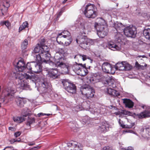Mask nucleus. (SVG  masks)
Listing matches in <instances>:
<instances>
[{
	"instance_id": "nucleus-1",
	"label": "nucleus",
	"mask_w": 150,
	"mask_h": 150,
	"mask_svg": "<svg viewBox=\"0 0 150 150\" xmlns=\"http://www.w3.org/2000/svg\"><path fill=\"white\" fill-rule=\"evenodd\" d=\"M98 22L95 23V28L97 31V33L98 36L103 38L107 35L108 29L105 20L102 18H98Z\"/></svg>"
},
{
	"instance_id": "nucleus-2",
	"label": "nucleus",
	"mask_w": 150,
	"mask_h": 150,
	"mask_svg": "<svg viewBox=\"0 0 150 150\" xmlns=\"http://www.w3.org/2000/svg\"><path fill=\"white\" fill-rule=\"evenodd\" d=\"M15 77L16 79H18L20 80L25 79L21 81V83H18L17 86L16 91H21L23 89H25L28 87V75L26 73L24 72L19 71L17 72L15 74Z\"/></svg>"
},
{
	"instance_id": "nucleus-3",
	"label": "nucleus",
	"mask_w": 150,
	"mask_h": 150,
	"mask_svg": "<svg viewBox=\"0 0 150 150\" xmlns=\"http://www.w3.org/2000/svg\"><path fill=\"white\" fill-rule=\"evenodd\" d=\"M16 89L13 87L8 86L5 88L3 91V94L4 96L0 98L2 103H5L12 100L14 98V93L16 92Z\"/></svg>"
},
{
	"instance_id": "nucleus-4",
	"label": "nucleus",
	"mask_w": 150,
	"mask_h": 150,
	"mask_svg": "<svg viewBox=\"0 0 150 150\" xmlns=\"http://www.w3.org/2000/svg\"><path fill=\"white\" fill-rule=\"evenodd\" d=\"M122 36L120 33H118L115 36V40H111L108 43V46L110 49L113 51L120 50L121 49Z\"/></svg>"
},
{
	"instance_id": "nucleus-5",
	"label": "nucleus",
	"mask_w": 150,
	"mask_h": 150,
	"mask_svg": "<svg viewBox=\"0 0 150 150\" xmlns=\"http://www.w3.org/2000/svg\"><path fill=\"white\" fill-rule=\"evenodd\" d=\"M76 41L81 47L86 49L90 45H93L96 43H98L99 40L98 39L92 40L87 38L86 36H83L76 39Z\"/></svg>"
},
{
	"instance_id": "nucleus-6",
	"label": "nucleus",
	"mask_w": 150,
	"mask_h": 150,
	"mask_svg": "<svg viewBox=\"0 0 150 150\" xmlns=\"http://www.w3.org/2000/svg\"><path fill=\"white\" fill-rule=\"evenodd\" d=\"M82 10L86 17L88 18H94L97 15L96 7L93 4H88L83 7Z\"/></svg>"
},
{
	"instance_id": "nucleus-7",
	"label": "nucleus",
	"mask_w": 150,
	"mask_h": 150,
	"mask_svg": "<svg viewBox=\"0 0 150 150\" xmlns=\"http://www.w3.org/2000/svg\"><path fill=\"white\" fill-rule=\"evenodd\" d=\"M82 99L85 101L87 99L93 97L95 92L94 90L90 86L86 85L82 86L81 89Z\"/></svg>"
},
{
	"instance_id": "nucleus-8",
	"label": "nucleus",
	"mask_w": 150,
	"mask_h": 150,
	"mask_svg": "<svg viewBox=\"0 0 150 150\" xmlns=\"http://www.w3.org/2000/svg\"><path fill=\"white\" fill-rule=\"evenodd\" d=\"M42 50L43 52H41V55L39 54H34L35 56V59L38 61H41L46 62H49L50 54L48 52L49 49L47 46L45 45L42 46Z\"/></svg>"
},
{
	"instance_id": "nucleus-9",
	"label": "nucleus",
	"mask_w": 150,
	"mask_h": 150,
	"mask_svg": "<svg viewBox=\"0 0 150 150\" xmlns=\"http://www.w3.org/2000/svg\"><path fill=\"white\" fill-rule=\"evenodd\" d=\"M62 54H60L59 52L56 53L54 57L55 61V65L56 67H59L67 69L65 64L64 63V59L62 57Z\"/></svg>"
},
{
	"instance_id": "nucleus-10",
	"label": "nucleus",
	"mask_w": 150,
	"mask_h": 150,
	"mask_svg": "<svg viewBox=\"0 0 150 150\" xmlns=\"http://www.w3.org/2000/svg\"><path fill=\"white\" fill-rule=\"evenodd\" d=\"M34 58L35 60L37 62V63H36L33 65V62H30V66H33V67H29V71L30 70L34 73H40L41 72L42 70V67L41 65V63L42 62H45L46 63H48L49 62H46L44 61H38L35 59V55H33Z\"/></svg>"
},
{
	"instance_id": "nucleus-11",
	"label": "nucleus",
	"mask_w": 150,
	"mask_h": 150,
	"mask_svg": "<svg viewBox=\"0 0 150 150\" xmlns=\"http://www.w3.org/2000/svg\"><path fill=\"white\" fill-rule=\"evenodd\" d=\"M37 78V76L34 74L31 75H29V79L30 80V82H34L36 85L38 83L40 87L47 88L48 87L47 83L44 81L42 78H38L39 79H38Z\"/></svg>"
},
{
	"instance_id": "nucleus-12",
	"label": "nucleus",
	"mask_w": 150,
	"mask_h": 150,
	"mask_svg": "<svg viewBox=\"0 0 150 150\" xmlns=\"http://www.w3.org/2000/svg\"><path fill=\"white\" fill-rule=\"evenodd\" d=\"M62 83L65 89L68 92L72 93L76 92V87L75 85L70 83L68 80L63 79Z\"/></svg>"
},
{
	"instance_id": "nucleus-13",
	"label": "nucleus",
	"mask_w": 150,
	"mask_h": 150,
	"mask_svg": "<svg viewBox=\"0 0 150 150\" xmlns=\"http://www.w3.org/2000/svg\"><path fill=\"white\" fill-rule=\"evenodd\" d=\"M123 32L127 36L133 38L135 37L137 33L136 28L132 25L127 27L123 30Z\"/></svg>"
},
{
	"instance_id": "nucleus-14",
	"label": "nucleus",
	"mask_w": 150,
	"mask_h": 150,
	"mask_svg": "<svg viewBox=\"0 0 150 150\" xmlns=\"http://www.w3.org/2000/svg\"><path fill=\"white\" fill-rule=\"evenodd\" d=\"M28 109H23L22 111V116H13V121L17 123H21L24 121L25 119V117L28 115Z\"/></svg>"
},
{
	"instance_id": "nucleus-15",
	"label": "nucleus",
	"mask_w": 150,
	"mask_h": 150,
	"mask_svg": "<svg viewBox=\"0 0 150 150\" xmlns=\"http://www.w3.org/2000/svg\"><path fill=\"white\" fill-rule=\"evenodd\" d=\"M142 107L145 109V110L139 114H137L136 116L140 119L150 117V107L145 105H142Z\"/></svg>"
},
{
	"instance_id": "nucleus-16",
	"label": "nucleus",
	"mask_w": 150,
	"mask_h": 150,
	"mask_svg": "<svg viewBox=\"0 0 150 150\" xmlns=\"http://www.w3.org/2000/svg\"><path fill=\"white\" fill-rule=\"evenodd\" d=\"M10 6L9 1L8 0H4L0 4V16H4Z\"/></svg>"
},
{
	"instance_id": "nucleus-17",
	"label": "nucleus",
	"mask_w": 150,
	"mask_h": 150,
	"mask_svg": "<svg viewBox=\"0 0 150 150\" xmlns=\"http://www.w3.org/2000/svg\"><path fill=\"white\" fill-rule=\"evenodd\" d=\"M103 71L107 73L113 74L115 73V68L108 62L104 63L102 66Z\"/></svg>"
},
{
	"instance_id": "nucleus-18",
	"label": "nucleus",
	"mask_w": 150,
	"mask_h": 150,
	"mask_svg": "<svg viewBox=\"0 0 150 150\" xmlns=\"http://www.w3.org/2000/svg\"><path fill=\"white\" fill-rule=\"evenodd\" d=\"M28 64V62L26 64L23 59H21L17 63L16 68L19 71L26 72L28 69L27 65Z\"/></svg>"
},
{
	"instance_id": "nucleus-19",
	"label": "nucleus",
	"mask_w": 150,
	"mask_h": 150,
	"mask_svg": "<svg viewBox=\"0 0 150 150\" xmlns=\"http://www.w3.org/2000/svg\"><path fill=\"white\" fill-rule=\"evenodd\" d=\"M68 150H81L80 144L76 141H71L67 143Z\"/></svg>"
},
{
	"instance_id": "nucleus-20",
	"label": "nucleus",
	"mask_w": 150,
	"mask_h": 150,
	"mask_svg": "<svg viewBox=\"0 0 150 150\" xmlns=\"http://www.w3.org/2000/svg\"><path fill=\"white\" fill-rule=\"evenodd\" d=\"M141 133L143 138L147 141L150 140V126L145 127L141 129Z\"/></svg>"
},
{
	"instance_id": "nucleus-21",
	"label": "nucleus",
	"mask_w": 150,
	"mask_h": 150,
	"mask_svg": "<svg viewBox=\"0 0 150 150\" xmlns=\"http://www.w3.org/2000/svg\"><path fill=\"white\" fill-rule=\"evenodd\" d=\"M70 33L67 30L63 31L62 33L58 34L57 38V42L60 44H64L61 41V38L62 37L66 38L70 36Z\"/></svg>"
},
{
	"instance_id": "nucleus-22",
	"label": "nucleus",
	"mask_w": 150,
	"mask_h": 150,
	"mask_svg": "<svg viewBox=\"0 0 150 150\" xmlns=\"http://www.w3.org/2000/svg\"><path fill=\"white\" fill-rule=\"evenodd\" d=\"M76 102L79 104V105H77L75 107L76 110L79 111L82 110L85 108L84 104H86V103L84 102L85 100L82 98L79 97L77 99Z\"/></svg>"
},
{
	"instance_id": "nucleus-23",
	"label": "nucleus",
	"mask_w": 150,
	"mask_h": 150,
	"mask_svg": "<svg viewBox=\"0 0 150 150\" xmlns=\"http://www.w3.org/2000/svg\"><path fill=\"white\" fill-rule=\"evenodd\" d=\"M79 24H80V27L85 32L86 31H88L91 27V23L83 21L82 20H81Z\"/></svg>"
},
{
	"instance_id": "nucleus-24",
	"label": "nucleus",
	"mask_w": 150,
	"mask_h": 150,
	"mask_svg": "<svg viewBox=\"0 0 150 150\" xmlns=\"http://www.w3.org/2000/svg\"><path fill=\"white\" fill-rule=\"evenodd\" d=\"M109 127L108 124L106 122H102L99 126L98 129L100 132H104L108 130Z\"/></svg>"
},
{
	"instance_id": "nucleus-25",
	"label": "nucleus",
	"mask_w": 150,
	"mask_h": 150,
	"mask_svg": "<svg viewBox=\"0 0 150 150\" xmlns=\"http://www.w3.org/2000/svg\"><path fill=\"white\" fill-rule=\"evenodd\" d=\"M119 122L120 126L123 128H131L134 125V123L130 120H127V122L125 125L121 124L120 119L119 120Z\"/></svg>"
},
{
	"instance_id": "nucleus-26",
	"label": "nucleus",
	"mask_w": 150,
	"mask_h": 150,
	"mask_svg": "<svg viewBox=\"0 0 150 150\" xmlns=\"http://www.w3.org/2000/svg\"><path fill=\"white\" fill-rule=\"evenodd\" d=\"M27 99L24 98H19L16 100V103L17 105L20 107L24 106V105L27 102Z\"/></svg>"
},
{
	"instance_id": "nucleus-27",
	"label": "nucleus",
	"mask_w": 150,
	"mask_h": 150,
	"mask_svg": "<svg viewBox=\"0 0 150 150\" xmlns=\"http://www.w3.org/2000/svg\"><path fill=\"white\" fill-rule=\"evenodd\" d=\"M88 73V71L86 68V64L83 65L80 69L78 72L77 74L81 76H84Z\"/></svg>"
},
{
	"instance_id": "nucleus-28",
	"label": "nucleus",
	"mask_w": 150,
	"mask_h": 150,
	"mask_svg": "<svg viewBox=\"0 0 150 150\" xmlns=\"http://www.w3.org/2000/svg\"><path fill=\"white\" fill-rule=\"evenodd\" d=\"M28 42L27 39L25 40L21 44V49L22 52L24 54H25L26 52L28 51Z\"/></svg>"
},
{
	"instance_id": "nucleus-29",
	"label": "nucleus",
	"mask_w": 150,
	"mask_h": 150,
	"mask_svg": "<svg viewBox=\"0 0 150 150\" xmlns=\"http://www.w3.org/2000/svg\"><path fill=\"white\" fill-rule=\"evenodd\" d=\"M115 113L116 115H119L120 117L121 115H122L130 116H132L133 115L132 113L125 110H120L117 112H115Z\"/></svg>"
},
{
	"instance_id": "nucleus-30",
	"label": "nucleus",
	"mask_w": 150,
	"mask_h": 150,
	"mask_svg": "<svg viewBox=\"0 0 150 150\" xmlns=\"http://www.w3.org/2000/svg\"><path fill=\"white\" fill-rule=\"evenodd\" d=\"M102 77L99 74H93L92 77L91 78L90 81L91 82H96L102 80Z\"/></svg>"
},
{
	"instance_id": "nucleus-31",
	"label": "nucleus",
	"mask_w": 150,
	"mask_h": 150,
	"mask_svg": "<svg viewBox=\"0 0 150 150\" xmlns=\"http://www.w3.org/2000/svg\"><path fill=\"white\" fill-rule=\"evenodd\" d=\"M107 92L109 94L114 96H117L120 95L119 92L111 88V87L107 88Z\"/></svg>"
},
{
	"instance_id": "nucleus-32",
	"label": "nucleus",
	"mask_w": 150,
	"mask_h": 150,
	"mask_svg": "<svg viewBox=\"0 0 150 150\" xmlns=\"http://www.w3.org/2000/svg\"><path fill=\"white\" fill-rule=\"evenodd\" d=\"M105 82H105V84H108L109 86H111L112 88L116 87L115 85V81L114 78L112 77H109L108 79Z\"/></svg>"
},
{
	"instance_id": "nucleus-33",
	"label": "nucleus",
	"mask_w": 150,
	"mask_h": 150,
	"mask_svg": "<svg viewBox=\"0 0 150 150\" xmlns=\"http://www.w3.org/2000/svg\"><path fill=\"white\" fill-rule=\"evenodd\" d=\"M123 103L125 104L126 106L129 108H132L134 105V103L131 100L129 99H124Z\"/></svg>"
},
{
	"instance_id": "nucleus-34",
	"label": "nucleus",
	"mask_w": 150,
	"mask_h": 150,
	"mask_svg": "<svg viewBox=\"0 0 150 150\" xmlns=\"http://www.w3.org/2000/svg\"><path fill=\"white\" fill-rule=\"evenodd\" d=\"M58 71L56 69H52L48 72L49 76L53 78H56L57 77L58 75H57Z\"/></svg>"
},
{
	"instance_id": "nucleus-35",
	"label": "nucleus",
	"mask_w": 150,
	"mask_h": 150,
	"mask_svg": "<svg viewBox=\"0 0 150 150\" xmlns=\"http://www.w3.org/2000/svg\"><path fill=\"white\" fill-rule=\"evenodd\" d=\"M33 51L34 52L36 53H39V54H39L40 56L42 53L41 52H43L42 50V46L40 45L39 44H38L35 48Z\"/></svg>"
},
{
	"instance_id": "nucleus-36",
	"label": "nucleus",
	"mask_w": 150,
	"mask_h": 150,
	"mask_svg": "<svg viewBox=\"0 0 150 150\" xmlns=\"http://www.w3.org/2000/svg\"><path fill=\"white\" fill-rule=\"evenodd\" d=\"M83 65L82 64H77L76 63L72 67L73 70L77 74L78 71L79 72V71L80 70Z\"/></svg>"
},
{
	"instance_id": "nucleus-37",
	"label": "nucleus",
	"mask_w": 150,
	"mask_h": 150,
	"mask_svg": "<svg viewBox=\"0 0 150 150\" xmlns=\"http://www.w3.org/2000/svg\"><path fill=\"white\" fill-rule=\"evenodd\" d=\"M115 28L117 31L119 30H124V27L120 23L117 22L115 24Z\"/></svg>"
},
{
	"instance_id": "nucleus-38",
	"label": "nucleus",
	"mask_w": 150,
	"mask_h": 150,
	"mask_svg": "<svg viewBox=\"0 0 150 150\" xmlns=\"http://www.w3.org/2000/svg\"><path fill=\"white\" fill-rule=\"evenodd\" d=\"M125 68L123 62L121 63H117L116 66V69L121 71H124Z\"/></svg>"
},
{
	"instance_id": "nucleus-39",
	"label": "nucleus",
	"mask_w": 150,
	"mask_h": 150,
	"mask_svg": "<svg viewBox=\"0 0 150 150\" xmlns=\"http://www.w3.org/2000/svg\"><path fill=\"white\" fill-rule=\"evenodd\" d=\"M143 35L145 38L150 40V29H145L143 31Z\"/></svg>"
},
{
	"instance_id": "nucleus-40",
	"label": "nucleus",
	"mask_w": 150,
	"mask_h": 150,
	"mask_svg": "<svg viewBox=\"0 0 150 150\" xmlns=\"http://www.w3.org/2000/svg\"><path fill=\"white\" fill-rule=\"evenodd\" d=\"M28 23L27 21H25V22H23L19 27V32H20L22 30L25 29V28L28 27Z\"/></svg>"
},
{
	"instance_id": "nucleus-41",
	"label": "nucleus",
	"mask_w": 150,
	"mask_h": 150,
	"mask_svg": "<svg viewBox=\"0 0 150 150\" xmlns=\"http://www.w3.org/2000/svg\"><path fill=\"white\" fill-rule=\"evenodd\" d=\"M124 65L125 69L124 71H128L130 70L132 68V66H131L129 64L126 62H124Z\"/></svg>"
},
{
	"instance_id": "nucleus-42",
	"label": "nucleus",
	"mask_w": 150,
	"mask_h": 150,
	"mask_svg": "<svg viewBox=\"0 0 150 150\" xmlns=\"http://www.w3.org/2000/svg\"><path fill=\"white\" fill-rule=\"evenodd\" d=\"M79 57L80 58H81L83 59V61H84L86 60L87 59H90L91 61V63H92L93 60L92 59H91L88 56L84 55H81V54H79Z\"/></svg>"
},
{
	"instance_id": "nucleus-43",
	"label": "nucleus",
	"mask_w": 150,
	"mask_h": 150,
	"mask_svg": "<svg viewBox=\"0 0 150 150\" xmlns=\"http://www.w3.org/2000/svg\"><path fill=\"white\" fill-rule=\"evenodd\" d=\"M0 24L1 25H5L8 29L10 28L11 24L8 21L1 22Z\"/></svg>"
},
{
	"instance_id": "nucleus-44",
	"label": "nucleus",
	"mask_w": 150,
	"mask_h": 150,
	"mask_svg": "<svg viewBox=\"0 0 150 150\" xmlns=\"http://www.w3.org/2000/svg\"><path fill=\"white\" fill-rule=\"evenodd\" d=\"M103 110L104 111L105 110V109L103 108H101L100 110L99 109H97V108H95V109H94V110L93 111V112H94V113H99L100 114H103V113L102 112H101V110Z\"/></svg>"
},
{
	"instance_id": "nucleus-45",
	"label": "nucleus",
	"mask_w": 150,
	"mask_h": 150,
	"mask_svg": "<svg viewBox=\"0 0 150 150\" xmlns=\"http://www.w3.org/2000/svg\"><path fill=\"white\" fill-rule=\"evenodd\" d=\"M89 119V117L88 116H86L82 117V121L84 123H86L88 122Z\"/></svg>"
},
{
	"instance_id": "nucleus-46",
	"label": "nucleus",
	"mask_w": 150,
	"mask_h": 150,
	"mask_svg": "<svg viewBox=\"0 0 150 150\" xmlns=\"http://www.w3.org/2000/svg\"><path fill=\"white\" fill-rule=\"evenodd\" d=\"M126 133H132L137 135V134L136 133L134 132L133 131L131 130H124L123 132V134H125Z\"/></svg>"
},
{
	"instance_id": "nucleus-47",
	"label": "nucleus",
	"mask_w": 150,
	"mask_h": 150,
	"mask_svg": "<svg viewBox=\"0 0 150 150\" xmlns=\"http://www.w3.org/2000/svg\"><path fill=\"white\" fill-rule=\"evenodd\" d=\"M35 120L34 117H29V125L35 122Z\"/></svg>"
},
{
	"instance_id": "nucleus-48",
	"label": "nucleus",
	"mask_w": 150,
	"mask_h": 150,
	"mask_svg": "<svg viewBox=\"0 0 150 150\" xmlns=\"http://www.w3.org/2000/svg\"><path fill=\"white\" fill-rule=\"evenodd\" d=\"M45 40L44 38H42L41 39L40 41V43L39 44H40V45L41 46L45 45Z\"/></svg>"
},
{
	"instance_id": "nucleus-49",
	"label": "nucleus",
	"mask_w": 150,
	"mask_h": 150,
	"mask_svg": "<svg viewBox=\"0 0 150 150\" xmlns=\"http://www.w3.org/2000/svg\"><path fill=\"white\" fill-rule=\"evenodd\" d=\"M71 41L72 39L71 38H70L69 40H68V41H66L65 42V45L66 46H68L71 43Z\"/></svg>"
},
{
	"instance_id": "nucleus-50",
	"label": "nucleus",
	"mask_w": 150,
	"mask_h": 150,
	"mask_svg": "<svg viewBox=\"0 0 150 150\" xmlns=\"http://www.w3.org/2000/svg\"><path fill=\"white\" fill-rule=\"evenodd\" d=\"M21 134V132L18 131L14 133V135L16 137L19 136Z\"/></svg>"
},
{
	"instance_id": "nucleus-51",
	"label": "nucleus",
	"mask_w": 150,
	"mask_h": 150,
	"mask_svg": "<svg viewBox=\"0 0 150 150\" xmlns=\"http://www.w3.org/2000/svg\"><path fill=\"white\" fill-rule=\"evenodd\" d=\"M40 148V147L38 146L35 147L33 148L29 147V150H35Z\"/></svg>"
},
{
	"instance_id": "nucleus-52",
	"label": "nucleus",
	"mask_w": 150,
	"mask_h": 150,
	"mask_svg": "<svg viewBox=\"0 0 150 150\" xmlns=\"http://www.w3.org/2000/svg\"><path fill=\"white\" fill-rule=\"evenodd\" d=\"M102 150H112L111 148L108 146L104 147Z\"/></svg>"
},
{
	"instance_id": "nucleus-53",
	"label": "nucleus",
	"mask_w": 150,
	"mask_h": 150,
	"mask_svg": "<svg viewBox=\"0 0 150 150\" xmlns=\"http://www.w3.org/2000/svg\"><path fill=\"white\" fill-rule=\"evenodd\" d=\"M122 150H133V149L132 147L129 146L127 147V149L122 148Z\"/></svg>"
},
{
	"instance_id": "nucleus-54",
	"label": "nucleus",
	"mask_w": 150,
	"mask_h": 150,
	"mask_svg": "<svg viewBox=\"0 0 150 150\" xmlns=\"http://www.w3.org/2000/svg\"><path fill=\"white\" fill-rule=\"evenodd\" d=\"M13 150V148L12 147H7L4 149V150Z\"/></svg>"
},
{
	"instance_id": "nucleus-55",
	"label": "nucleus",
	"mask_w": 150,
	"mask_h": 150,
	"mask_svg": "<svg viewBox=\"0 0 150 150\" xmlns=\"http://www.w3.org/2000/svg\"><path fill=\"white\" fill-rule=\"evenodd\" d=\"M21 141V139L20 138H18L17 139H13L12 140V141L13 142H19Z\"/></svg>"
},
{
	"instance_id": "nucleus-56",
	"label": "nucleus",
	"mask_w": 150,
	"mask_h": 150,
	"mask_svg": "<svg viewBox=\"0 0 150 150\" xmlns=\"http://www.w3.org/2000/svg\"><path fill=\"white\" fill-rule=\"evenodd\" d=\"M46 114L43 113H39L38 114V117H41L44 115H46Z\"/></svg>"
},
{
	"instance_id": "nucleus-57",
	"label": "nucleus",
	"mask_w": 150,
	"mask_h": 150,
	"mask_svg": "<svg viewBox=\"0 0 150 150\" xmlns=\"http://www.w3.org/2000/svg\"><path fill=\"white\" fill-rule=\"evenodd\" d=\"M62 12H63L62 11H60L57 15V17H59L60 16L62 15Z\"/></svg>"
},
{
	"instance_id": "nucleus-58",
	"label": "nucleus",
	"mask_w": 150,
	"mask_h": 150,
	"mask_svg": "<svg viewBox=\"0 0 150 150\" xmlns=\"http://www.w3.org/2000/svg\"><path fill=\"white\" fill-rule=\"evenodd\" d=\"M14 128L13 127H9L8 128L9 130L12 131H14Z\"/></svg>"
},
{
	"instance_id": "nucleus-59",
	"label": "nucleus",
	"mask_w": 150,
	"mask_h": 150,
	"mask_svg": "<svg viewBox=\"0 0 150 150\" xmlns=\"http://www.w3.org/2000/svg\"><path fill=\"white\" fill-rule=\"evenodd\" d=\"M35 144V143L34 142H29V145H33Z\"/></svg>"
},
{
	"instance_id": "nucleus-60",
	"label": "nucleus",
	"mask_w": 150,
	"mask_h": 150,
	"mask_svg": "<svg viewBox=\"0 0 150 150\" xmlns=\"http://www.w3.org/2000/svg\"><path fill=\"white\" fill-rule=\"evenodd\" d=\"M135 66L137 67H139V63L137 62L135 63Z\"/></svg>"
},
{
	"instance_id": "nucleus-61",
	"label": "nucleus",
	"mask_w": 150,
	"mask_h": 150,
	"mask_svg": "<svg viewBox=\"0 0 150 150\" xmlns=\"http://www.w3.org/2000/svg\"><path fill=\"white\" fill-rule=\"evenodd\" d=\"M50 115V114H46V115H47V116H49V115Z\"/></svg>"
},
{
	"instance_id": "nucleus-62",
	"label": "nucleus",
	"mask_w": 150,
	"mask_h": 150,
	"mask_svg": "<svg viewBox=\"0 0 150 150\" xmlns=\"http://www.w3.org/2000/svg\"><path fill=\"white\" fill-rule=\"evenodd\" d=\"M1 103H0V107H1Z\"/></svg>"
},
{
	"instance_id": "nucleus-63",
	"label": "nucleus",
	"mask_w": 150,
	"mask_h": 150,
	"mask_svg": "<svg viewBox=\"0 0 150 150\" xmlns=\"http://www.w3.org/2000/svg\"><path fill=\"white\" fill-rule=\"evenodd\" d=\"M91 108H90V110H90V111H91Z\"/></svg>"
},
{
	"instance_id": "nucleus-64",
	"label": "nucleus",
	"mask_w": 150,
	"mask_h": 150,
	"mask_svg": "<svg viewBox=\"0 0 150 150\" xmlns=\"http://www.w3.org/2000/svg\"><path fill=\"white\" fill-rule=\"evenodd\" d=\"M149 56L150 57V54H149Z\"/></svg>"
}]
</instances>
